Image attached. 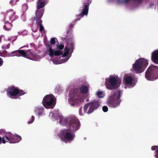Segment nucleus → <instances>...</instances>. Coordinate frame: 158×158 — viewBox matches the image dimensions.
Masks as SVG:
<instances>
[{"label": "nucleus", "mask_w": 158, "mask_h": 158, "mask_svg": "<svg viewBox=\"0 0 158 158\" xmlns=\"http://www.w3.org/2000/svg\"><path fill=\"white\" fill-rule=\"evenodd\" d=\"M58 116V114L54 112H50L49 114V118L53 121L56 120Z\"/></svg>", "instance_id": "nucleus-20"}, {"label": "nucleus", "mask_w": 158, "mask_h": 158, "mask_svg": "<svg viewBox=\"0 0 158 158\" xmlns=\"http://www.w3.org/2000/svg\"><path fill=\"white\" fill-rule=\"evenodd\" d=\"M86 113V112H84V110L83 111H82V107L79 108V114L81 116H82L84 115V114Z\"/></svg>", "instance_id": "nucleus-26"}, {"label": "nucleus", "mask_w": 158, "mask_h": 158, "mask_svg": "<svg viewBox=\"0 0 158 158\" xmlns=\"http://www.w3.org/2000/svg\"><path fill=\"white\" fill-rule=\"evenodd\" d=\"M131 0H123L122 2L125 4H127L130 2ZM135 1L140 2L141 0H135Z\"/></svg>", "instance_id": "nucleus-27"}, {"label": "nucleus", "mask_w": 158, "mask_h": 158, "mask_svg": "<svg viewBox=\"0 0 158 158\" xmlns=\"http://www.w3.org/2000/svg\"><path fill=\"white\" fill-rule=\"evenodd\" d=\"M34 0H27L28 2H31L33 1Z\"/></svg>", "instance_id": "nucleus-40"}, {"label": "nucleus", "mask_w": 158, "mask_h": 158, "mask_svg": "<svg viewBox=\"0 0 158 158\" xmlns=\"http://www.w3.org/2000/svg\"><path fill=\"white\" fill-rule=\"evenodd\" d=\"M37 23V27L39 26L40 27V31L41 32L44 30V27L42 25V21L41 19H39L38 21L35 22Z\"/></svg>", "instance_id": "nucleus-23"}, {"label": "nucleus", "mask_w": 158, "mask_h": 158, "mask_svg": "<svg viewBox=\"0 0 158 158\" xmlns=\"http://www.w3.org/2000/svg\"><path fill=\"white\" fill-rule=\"evenodd\" d=\"M121 83V80L117 75L110 76L106 79L105 84L107 89H112L113 88H118Z\"/></svg>", "instance_id": "nucleus-5"}, {"label": "nucleus", "mask_w": 158, "mask_h": 158, "mask_svg": "<svg viewBox=\"0 0 158 158\" xmlns=\"http://www.w3.org/2000/svg\"><path fill=\"white\" fill-rule=\"evenodd\" d=\"M19 51H21V50H18L12 51L10 53H8L6 55L8 57L13 56H17V52H18L19 53Z\"/></svg>", "instance_id": "nucleus-24"}, {"label": "nucleus", "mask_w": 158, "mask_h": 158, "mask_svg": "<svg viewBox=\"0 0 158 158\" xmlns=\"http://www.w3.org/2000/svg\"><path fill=\"white\" fill-rule=\"evenodd\" d=\"M2 139L1 137H0V144L2 142ZM3 143V142H2Z\"/></svg>", "instance_id": "nucleus-38"}, {"label": "nucleus", "mask_w": 158, "mask_h": 158, "mask_svg": "<svg viewBox=\"0 0 158 158\" xmlns=\"http://www.w3.org/2000/svg\"><path fill=\"white\" fill-rule=\"evenodd\" d=\"M151 149L152 150H156V154L155 156L156 158H158V146H153L152 147Z\"/></svg>", "instance_id": "nucleus-25"}, {"label": "nucleus", "mask_w": 158, "mask_h": 158, "mask_svg": "<svg viewBox=\"0 0 158 158\" xmlns=\"http://www.w3.org/2000/svg\"><path fill=\"white\" fill-rule=\"evenodd\" d=\"M10 44H9L6 46V48L8 49L10 48Z\"/></svg>", "instance_id": "nucleus-37"}, {"label": "nucleus", "mask_w": 158, "mask_h": 158, "mask_svg": "<svg viewBox=\"0 0 158 158\" xmlns=\"http://www.w3.org/2000/svg\"><path fill=\"white\" fill-rule=\"evenodd\" d=\"M38 36H37V37H35V38H38Z\"/></svg>", "instance_id": "nucleus-45"}, {"label": "nucleus", "mask_w": 158, "mask_h": 158, "mask_svg": "<svg viewBox=\"0 0 158 158\" xmlns=\"http://www.w3.org/2000/svg\"><path fill=\"white\" fill-rule=\"evenodd\" d=\"M21 137L16 134H12L11 132H3L2 142L5 143L9 142L10 143H18L21 140Z\"/></svg>", "instance_id": "nucleus-7"}, {"label": "nucleus", "mask_w": 158, "mask_h": 158, "mask_svg": "<svg viewBox=\"0 0 158 158\" xmlns=\"http://www.w3.org/2000/svg\"><path fill=\"white\" fill-rule=\"evenodd\" d=\"M151 58L152 61L154 63L158 64V49L152 52Z\"/></svg>", "instance_id": "nucleus-16"}, {"label": "nucleus", "mask_w": 158, "mask_h": 158, "mask_svg": "<svg viewBox=\"0 0 158 158\" xmlns=\"http://www.w3.org/2000/svg\"><path fill=\"white\" fill-rule=\"evenodd\" d=\"M35 119V117L34 116L32 115L31 117V121L28 122V123L29 124L32 123L34 121Z\"/></svg>", "instance_id": "nucleus-29"}, {"label": "nucleus", "mask_w": 158, "mask_h": 158, "mask_svg": "<svg viewBox=\"0 0 158 158\" xmlns=\"http://www.w3.org/2000/svg\"><path fill=\"white\" fill-rule=\"evenodd\" d=\"M17 56L18 57H19V56H20V55H17V56Z\"/></svg>", "instance_id": "nucleus-41"}, {"label": "nucleus", "mask_w": 158, "mask_h": 158, "mask_svg": "<svg viewBox=\"0 0 158 158\" xmlns=\"http://www.w3.org/2000/svg\"><path fill=\"white\" fill-rule=\"evenodd\" d=\"M88 89L85 85L81 86L79 89L72 88L69 94L68 102L71 106H73L82 102L84 99L83 94L88 92Z\"/></svg>", "instance_id": "nucleus-3"}, {"label": "nucleus", "mask_w": 158, "mask_h": 158, "mask_svg": "<svg viewBox=\"0 0 158 158\" xmlns=\"http://www.w3.org/2000/svg\"><path fill=\"white\" fill-rule=\"evenodd\" d=\"M10 3L11 4H16L15 2V1L14 0H11L10 1Z\"/></svg>", "instance_id": "nucleus-36"}, {"label": "nucleus", "mask_w": 158, "mask_h": 158, "mask_svg": "<svg viewBox=\"0 0 158 158\" xmlns=\"http://www.w3.org/2000/svg\"><path fill=\"white\" fill-rule=\"evenodd\" d=\"M108 108L106 106H104L102 107L103 111L104 112H106L108 111Z\"/></svg>", "instance_id": "nucleus-30"}, {"label": "nucleus", "mask_w": 158, "mask_h": 158, "mask_svg": "<svg viewBox=\"0 0 158 158\" xmlns=\"http://www.w3.org/2000/svg\"><path fill=\"white\" fill-rule=\"evenodd\" d=\"M84 139H86V138H84Z\"/></svg>", "instance_id": "nucleus-44"}, {"label": "nucleus", "mask_w": 158, "mask_h": 158, "mask_svg": "<svg viewBox=\"0 0 158 158\" xmlns=\"http://www.w3.org/2000/svg\"><path fill=\"white\" fill-rule=\"evenodd\" d=\"M2 35H1L0 36V42H1V40H2Z\"/></svg>", "instance_id": "nucleus-39"}, {"label": "nucleus", "mask_w": 158, "mask_h": 158, "mask_svg": "<svg viewBox=\"0 0 158 158\" xmlns=\"http://www.w3.org/2000/svg\"><path fill=\"white\" fill-rule=\"evenodd\" d=\"M59 123L62 126H66L67 129L61 130L59 136L61 140L65 143H69L73 140L75 132L80 128L81 123L75 116H72L68 118L62 115H58Z\"/></svg>", "instance_id": "nucleus-2"}, {"label": "nucleus", "mask_w": 158, "mask_h": 158, "mask_svg": "<svg viewBox=\"0 0 158 158\" xmlns=\"http://www.w3.org/2000/svg\"><path fill=\"white\" fill-rule=\"evenodd\" d=\"M12 38V37L10 36L8 37L6 35L4 37V40L6 41H9Z\"/></svg>", "instance_id": "nucleus-28"}, {"label": "nucleus", "mask_w": 158, "mask_h": 158, "mask_svg": "<svg viewBox=\"0 0 158 158\" xmlns=\"http://www.w3.org/2000/svg\"><path fill=\"white\" fill-rule=\"evenodd\" d=\"M88 101H89L88 99H87L86 100V101L88 102Z\"/></svg>", "instance_id": "nucleus-43"}, {"label": "nucleus", "mask_w": 158, "mask_h": 158, "mask_svg": "<svg viewBox=\"0 0 158 158\" xmlns=\"http://www.w3.org/2000/svg\"><path fill=\"white\" fill-rule=\"evenodd\" d=\"M48 2V0H38L37 2V9H40L44 7Z\"/></svg>", "instance_id": "nucleus-18"}, {"label": "nucleus", "mask_w": 158, "mask_h": 158, "mask_svg": "<svg viewBox=\"0 0 158 158\" xmlns=\"http://www.w3.org/2000/svg\"><path fill=\"white\" fill-rule=\"evenodd\" d=\"M148 64L147 59L143 58H139L133 64V68L136 73H141L144 71Z\"/></svg>", "instance_id": "nucleus-6"}, {"label": "nucleus", "mask_w": 158, "mask_h": 158, "mask_svg": "<svg viewBox=\"0 0 158 158\" xmlns=\"http://www.w3.org/2000/svg\"><path fill=\"white\" fill-rule=\"evenodd\" d=\"M158 67L153 65H151L147 70L145 73V77L149 81H154L156 78L152 76V73L158 68Z\"/></svg>", "instance_id": "nucleus-11"}, {"label": "nucleus", "mask_w": 158, "mask_h": 158, "mask_svg": "<svg viewBox=\"0 0 158 158\" xmlns=\"http://www.w3.org/2000/svg\"><path fill=\"white\" fill-rule=\"evenodd\" d=\"M99 103L98 101H94L85 105L84 107V112L88 114L93 112L99 106Z\"/></svg>", "instance_id": "nucleus-10"}, {"label": "nucleus", "mask_w": 158, "mask_h": 158, "mask_svg": "<svg viewBox=\"0 0 158 158\" xmlns=\"http://www.w3.org/2000/svg\"><path fill=\"white\" fill-rule=\"evenodd\" d=\"M44 108L42 106H37L34 109V111L37 113L38 116L40 117L45 114L44 112Z\"/></svg>", "instance_id": "nucleus-17"}, {"label": "nucleus", "mask_w": 158, "mask_h": 158, "mask_svg": "<svg viewBox=\"0 0 158 158\" xmlns=\"http://www.w3.org/2000/svg\"><path fill=\"white\" fill-rule=\"evenodd\" d=\"M5 25L3 26L4 29L6 31L10 30L12 26V24L8 21L5 22Z\"/></svg>", "instance_id": "nucleus-21"}, {"label": "nucleus", "mask_w": 158, "mask_h": 158, "mask_svg": "<svg viewBox=\"0 0 158 158\" xmlns=\"http://www.w3.org/2000/svg\"><path fill=\"white\" fill-rule=\"evenodd\" d=\"M38 29V27H36L35 28H34V26H33L32 27V30L34 31H36Z\"/></svg>", "instance_id": "nucleus-35"}, {"label": "nucleus", "mask_w": 158, "mask_h": 158, "mask_svg": "<svg viewBox=\"0 0 158 158\" xmlns=\"http://www.w3.org/2000/svg\"><path fill=\"white\" fill-rule=\"evenodd\" d=\"M4 63V61L2 58L0 57V67L2 66Z\"/></svg>", "instance_id": "nucleus-32"}, {"label": "nucleus", "mask_w": 158, "mask_h": 158, "mask_svg": "<svg viewBox=\"0 0 158 158\" xmlns=\"http://www.w3.org/2000/svg\"><path fill=\"white\" fill-rule=\"evenodd\" d=\"M11 14L10 15V19L11 20V17H13V16L15 14V12H13V11H12L11 13Z\"/></svg>", "instance_id": "nucleus-34"}, {"label": "nucleus", "mask_w": 158, "mask_h": 158, "mask_svg": "<svg viewBox=\"0 0 158 158\" xmlns=\"http://www.w3.org/2000/svg\"><path fill=\"white\" fill-rule=\"evenodd\" d=\"M44 56V55L43 52L40 51H39L36 54H35V60H38Z\"/></svg>", "instance_id": "nucleus-19"}, {"label": "nucleus", "mask_w": 158, "mask_h": 158, "mask_svg": "<svg viewBox=\"0 0 158 158\" xmlns=\"http://www.w3.org/2000/svg\"><path fill=\"white\" fill-rule=\"evenodd\" d=\"M97 95L99 98H102L105 95V93L103 91L101 90H98L96 94Z\"/></svg>", "instance_id": "nucleus-22"}, {"label": "nucleus", "mask_w": 158, "mask_h": 158, "mask_svg": "<svg viewBox=\"0 0 158 158\" xmlns=\"http://www.w3.org/2000/svg\"><path fill=\"white\" fill-rule=\"evenodd\" d=\"M27 92L14 86H12L8 88L7 90V95L10 98L17 99L19 96L23 95Z\"/></svg>", "instance_id": "nucleus-8"}, {"label": "nucleus", "mask_w": 158, "mask_h": 158, "mask_svg": "<svg viewBox=\"0 0 158 158\" xmlns=\"http://www.w3.org/2000/svg\"><path fill=\"white\" fill-rule=\"evenodd\" d=\"M56 98L52 94L47 95L43 98L42 103L47 109H52L55 105Z\"/></svg>", "instance_id": "nucleus-9"}, {"label": "nucleus", "mask_w": 158, "mask_h": 158, "mask_svg": "<svg viewBox=\"0 0 158 158\" xmlns=\"http://www.w3.org/2000/svg\"><path fill=\"white\" fill-rule=\"evenodd\" d=\"M28 8V6L26 4L24 5L23 6V9L24 10H26Z\"/></svg>", "instance_id": "nucleus-33"}, {"label": "nucleus", "mask_w": 158, "mask_h": 158, "mask_svg": "<svg viewBox=\"0 0 158 158\" xmlns=\"http://www.w3.org/2000/svg\"><path fill=\"white\" fill-rule=\"evenodd\" d=\"M89 5V4H86L84 5L82 11L77 16L76 21L80 20L84 15L86 16L87 15L88 12Z\"/></svg>", "instance_id": "nucleus-14"}, {"label": "nucleus", "mask_w": 158, "mask_h": 158, "mask_svg": "<svg viewBox=\"0 0 158 158\" xmlns=\"http://www.w3.org/2000/svg\"><path fill=\"white\" fill-rule=\"evenodd\" d=\"M122 92L120 90L113 91L108 98L106 103L110 107L115 108L119 106L121 101L120 97Z\"/></svg>", "instance_id": "nucleus-4"}, {"label": "nucleus", "mask_w": 158, "mask_h": 158, "mask_svg": "<svg viewBox=\"0 0 158 158\" xmlns=\"http://www.w3.org/2000/svg\"><path fill=\"white\" fill-rule=\"evenodd\" d=\"M19 54L24 57L35 60V54L31 50L25 51L23 50L19 51Z\"/></svg>", "instance_id": "nucleus-12"}, {"label": "nucleus", "mask_w": 158, "mask_h": 158, "mask_svg": "<svg viewBox=\"0 0 158 158\" xmlns=\"http://www.w3.org/2000/svg\"><path fill=\"white\" fill-rule=\"evenodd\" d=\"M124 82L125 83L133 87L136 83L135 80L130 74L125 75L124 77Z\"/></svg>", "instance_id": "nucleus-13"}, {"label": "nucleus", "mask_w": 158, "mask_h": 158, "mask_svg": "<svg viewBox=\"0 0 158 158\" xmlns=\"http://www.w3.org/2000/svg\"><path fill=\"white\" fill-rule=\"evenodd\" d=\"M74 42L73 37L68 38L63 54L62 50L64 46L62 44H59L58 40L56 38L51 39L48 44L46 45L47 50L49 56L51 57L63 54L60 59L54 60L51 59L55 64H57L64 63L67 61L71 56L74 48Z\"/></svg>", "instance_id": "nucleus-1"}, {"label": "nucleus", "mask_w": 158, "mask_h": 158, "mask_svg": "<svg viewBox=\"0 0 158 158\" xmlns=\"http://www.w3.org/2000/svg\"><path fill=\"white\" fill-rule=\"evenodd\" d=\"M44 12V9H43L41 10L37 9L35 12L36 17H34L33 18L34 22L37 21L39 19H40L43 15Z\"/></svg>", "instance_id": "nucleus-15"}, {"label": "nucleus", "mask_w": 158, "mask_h": 158, "mask_svg": "<svg viewBox=\"0 0 158 158\" xmlns=\"http://www.w3.org/2000/svg\"><path fill=\"white\" fill-rule=\"evenodd\" d=\"M17 18V17L16 15H15V14L13 16V17L11 16V20L12 21H14Z\"/></svg>", "instance_id": "nucleus-31"}, {"label": "nucleus", "mask_w": 158, "mask_h": 158, "mask_svg": "<svg viewBox=\"0 0 158 158\" xmlns=\"http://www.w3.org/2000/svg\"><path fill=\"white\" fill-rule=\"evenodd\" d=\"M118 2H119V3H120V1H118Z\"/></svg>", "instance_id": "nucleus-42"}]
</instances>
